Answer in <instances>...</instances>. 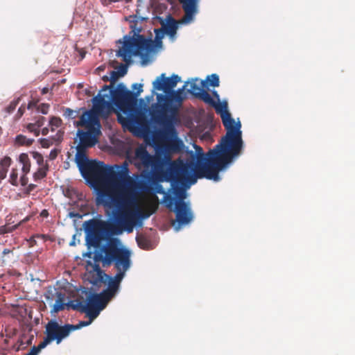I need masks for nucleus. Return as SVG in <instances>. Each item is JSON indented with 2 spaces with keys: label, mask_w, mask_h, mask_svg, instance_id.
<instances>
[{
  "label": "nucleus",
  "mask_w": 355,
  "mask_h": 355,
  "mask_svg": "<svg viewBox=\"0 0 355 355\" xmlns=\"http://www.w3.org/2000/svg\"><path fill=\"white\" fill-rule=\"evenodd\" d=\"M222 121L227 132L219 144L206 154L202 147L194 144L195 151L186 150L169 163L165 173L167 180L191 184L197 178L220 180L219 172L241 153L243 146L240 121L236 123L227 113L222 115Z\"/></svg>",
  "instance_id": "nucleus-1"
},
{
  "label": "nucleus",
  "mask_w": 355,
  "mask_h": 355,
  "mask_svg": "<svg viewBox=\"0 0 355 355\" xmlns=\"http://www.w3.org/2000/svg\"><path fill=\"white\" fill-rule=\"evenodd\" d=\"M138 193H116L103 194L98 206H103L106 211H111L112 223L91 219L83 224L85 232L89 235V243L97 248L102 239V234H119L123 231L130 233L137 225L136 200Z\"/></svg>",
  "instance_id": "nucleus-2"
},
{
  "label": "nucleus",
  "mask_w": 355,
  "mask_h": 355,
  "mask_svg": "<svg viewBox=\"0 0 355 355\" xmlns=\"http://www.w3.org/2000/svg\"><path fill=\"white\" fill-rule=\"evenodd\" d=\"M180 80L178 75L173 74L166 78L165 73H162L153 83L154 89L163 91L165 94L157 95V103L152 104L149 114L153 123L163 126L162 134L165 136L175 134L174 122L184 101L183 91L189 84V82H186L182 88L173 90Z\"/></svg>",
  "instance_id": "nucleus-3"
},
{
  "label": "nucleus",
  "mask_w": 355,
  "mask_h": 355,
  "mask_svg": "<svg viewBox=\"0 0 355 355\" xmlns=\"http://www.w3.org/2000/svg\"><path fill=\"white\" fill-rule=\"evenodd\" d=\"M130 253L117 244V239H110L100 250L94 252L93 259L96 262H102L103 266L114 264L117 272L114 277H105L108 279L107 288L102 291L107 300H111L118 293L120 284L126 271L130 266Z\"/></svg>",
  "instance_id": "nucleus-4"
},
{
  "label": "nucleus",
  "mask_w": 355,
  "mask_h": 355,
  "mask_svg": "<svg viewBox=\"0 0 355 355\" xmlns=\"http://www.w3.org/2000/svg\"><path fill=\"white\" fill-rule=\"evenodd\" d=\"M76 162L83 178L96 191L95 202H99L103 194L113 193L112 179L116 175L113 168L103 162L89 160L80 153Z\"/></svg>",
  "instance_id": "nucleus-5"
},
{
  "label": "nucleus",
  "mask_w": 355,
  "mask_h": 355,
  "mask_svg": "<svg viewBox=\"0 0 355 355\" xmlns=\"http://www.w3.org/2000/svg\"><path fill=\"white\" fill-rule=\"evenodd\" d=\"M93 108L85 111L76 122V125L85 127L87 131L78 130L80 143L78 145L76 158H78L80 153L86 155V148L94 146L98 142V136L100 134V121L98 116L104 114V110L110 107V103L104 99V96H95L93 98Z\"/></svg>",
  "instance_id": "nucleus-6"
},
{
  "label": "nucleus",
  "mask_w": 355,
  "mask_h": 355,
  "mask_svg": "<svg viewBox=\"0 0 355 355\" xmlns=\"http://www.w3.org/2000/svg\"><path fill=\"white\" fill-rule=\"evenodd\" d=\"M171 182L173 196L171 194L165 195L163 202L168 209L175 212V219L172 220L171 224L174 230L178 232L182 226L190 223L193 216L189 203L184 202L186 191L180 185L184 182Z\"/></svg>",
  "instance_id": "nucleus-7"
},
{
  "label": "nucleus",
  "mask_w": 355,
  "mask_h": 355,
  "mask_svg": "<svg viewBox=\"0 0 355 355\" xmlns=\"http://www.w3.org/2000/svg\"><path fill=\"white\" fill-rule=\"evenodd\" d=\"M117 168L121 167V170L112 179V185L114 193H138L137 189L141 191H149L150 187L143 181L137 182L129 175V169L128 164L124 162L121 166H116Z\"/></svg>",
  "instance_id": "nucleus-8"
},
{
  "label": "nucleus",
  "mask_w": 355,
  "mask_h": 355,
  "mask_svg": "<svg viewBox=\"0 0 355 355\" xmlns=\"http://www.w3.org/2000/svg\"><path fill=\"white\" fill-rule=\"evenodd\" d=\"M110 97L108 95H101L100 94L97 96H104V99L108 101L111 104V101L116 105V107L125 113L131 111L133 107L136 105L135 94L133 92L127 89L126 87L123 83H119L115 89H110ZM111 107H106L104 110V114H107L109 110Z\"/></svg>",
  "instance_id": "nucleus-9"
},
{
  "label": "nucleus",
  "mask_w": 355,
  "mask_h": 355,
  "mask_svg": "<svg viewBox=\"0 0 355 355\" xmlns=\"http://www.w3.org/2000/svg\"><path fill=\"white\" fill-rule=\"evenodd\" d=\"M123 39V46L116 51V55L121 57L126 63L130 62L132 55H138L139 51H150L154 46L151 39H146L141 35H137L135 39L128 36H125Z\"/></svg>",
  "instance_id": "nucleus-10"
},
{
  "label": "nucleus",
  "mask_w": 355,
  "mask_h": 355,
  "mask_svg": "<svg viewBox=\"0 0 355 355\" xmlns=\"http://www.w3.org/2000/svg\"><path fill=\"white\" fill-rule=\"evenodd\" d=\"M133 159L134 164L138 169H150L153 174L161 172L164 166V159L159 156L150 155L144 145H140L135 148Z\"/></svg>",
  "instance_id": "nucleus-11"
},
{
  "label": "nucleus",
  "mask_w": 355,
  "mask_h": 355,
  "mask_svg": "<svg viewBox=\"0 0 355 355\" xmlns=\"http://www.w3.org/2000/svg\"><path fill=\"white\" fill-rule=\"evenodd\" d=\"M72 327L70 324H66L63 326L60 325L57 321L51 320L46 325L45 334L43 341H42L37 346L32 347L33 349H35L37 355L53 340L56 341V343L60 344L62 340L69 336L71 332H72Z\"/></svg>",
  "instance_id": "nucleus-12"
},
{
  "label": "nucleus",
  "mask_w": 355,
  "mask_h": 355,
  "mask_svg": "<svg viewBox=\"0 0 355 355\" xmlns=\"http://www.w3.org/2000/svg\"><path fill=\"white\" fill-rule=\"evenodd\" d=\"M118 120L123 126L137 135H145L150 132L149 121L143 112H138L131 117L119 116Z\"/></svg>",
  "instance_id": "nucleus-13"
},
{
  "label": "nucleus",
  "mask_w": 355,
  "mask_h": 355,
  "mask_svg": "<svg viewBox=\"0 0 355 355\" xmlns=\"http://www.w3.org/2000/svg\"><path fill=\"white\" fill-rule=\"evenodd\" d=\"M94 263L92 261H87L86 264V277L87 279L92 284L97 285L98 283H105L106 279L104 278L109 277V275H106L101 268L99 262H96L94 260Z\"/></svg>",
  "instance_id": "nucleus-14"
},
{
  "label": "nucleus",
  "mask_w": 355,
  "mask_h": 355,
  "mask_svg": "<svg viewBox=\"0 0 355 355\" xmlns=\"http://www.w3.org/2000/svg\"><path fill=\"white\" fill-rule=\"evenodd\" d=\"M161 28L166 33V35L170 37H173L178 28V21H176L171 15L166 16L165 19L158 17Z\"/></svg>",
  "instance_id": "nucleus-15"
},
{
  "label": "nucleus",
  "mask_w": 355,
  "mask_h": 355,
  "mask_svg": "<svg viewBox=\"0 0 355 355\" xmlns=\"http://www.w3.org/2000/svg\"><path fill=\"white\" fill-rule=\"evenodd\" d=\"M105 295L101 292L100 293H92L87 298V302H85V306L88 307H97L100 309L105 308L107 304L109 302Z\"/></svg>",
  "instance_id": "nucleus-16"
},
{
  "label": "nucleus",
  "mask_w": 355,
  "mask_h": 355,
  "mask_svg": "<svg viewBox=\"0 0 355 355\" xmlns=\"http://www.w3.org/2000/svg\"><path fill=\"white\" fill-rule=\"evenodd\" d=\"M160 127L162 129L159 130V134L162 138L168 140L167 148L173 152H180L183 146V142L177 137V132L175 131L174 135L165 136L162 134L163 126Z\"/></svg>",
  "instance_id": "nucleus-17"
},
{
  "label": "nucleus",
  "mask_w": 355,
  "mask_h": 355,
  "mask_svg": "<svg viewBox=\"0 0 355 355\" xmlns=\"http://www.w3.org/2000/svg\"><path fill=\"white\" fill-rule=\"evenodd\" d=\"M182 3V8L184 11V15L182 19L184 23H189L197 12L198 1H180Z\"/></svg>",
  "instance_id": "nucleus-18"
},
{
  "label": "nucleus",
  "mask_w": 355,
  "mask_h": 355,
  "mask_svg": "<svg viewBox=\"0 0 355 355\" xmlns=\"http://www.w3.org/2000/svg\"><path fill=\"white\" fill-rule=\"evenodd\" d=\"M140 6V4L137 5V9L136 10V15H130L126 19L130 21V28L132 29V32H133L135 35H139V33L141 31V27L137 26V19H139L141 21L146 19L148 17H145L141 15L140 14V10L138 8V7Z\"/></svg>",
  "instance_id": "nucleus-19"
},
{
  "label": "nucleus",
  "mask_w": 355,
  "mask_h": 355,
  "mask_svg": "<svg viewBox=\"0 0 355 355\" xmlns=\"http://www.w3.org/2000/svg\"><path fill=\"white\" fill-rule=\"evenodd\" d=\"M56 300L52 306L51 313H58L67 307L66 295L61 292H56Z\"/></svg>",
  "instance_id": "nucleus-20"
},
{
  "label": "nucleus",
  "mask_w": 355,
  "mask_h": 355,
  "mask_svg": "<svg viewBox=\"0 0 355 355\" xmlns=\"http://www.w3.org/2000/svg\"><path fill=\"white\" fill-rule=\"evenodd\" d=\"M203 87H207L206 81H200L198 78H196L190 82V89L187 92L196 98L197 93L201 92L204 89Z\"/></svg>",
  "instance_id": "nucleus-21"
},
{
  "label": "nucleus",
  "mask_w": 355,
  "mask_h": 355,
  "mask_svg": "<svg viewBox=\"0 0 355 355\" xmlns=\"http://www.w3.org/2000/svg\"><path fill=\"white\" fill-rule=\"evenodd\" d=\"M20 163L22 164L23 173L27 174L31 169V162L28 155L26 153H21L19 157Z\"/></svg>",
  "instance_id": "nucleus-22"
},
{
  "label": "nucleus",
  "mask_w": 355,
  "mask_h": 355,
  "mask_svg": "<svg viewBox=\"0 0 355 355\" xmlns=\"http://www.w3.org/2000/svg\"><path fill=\"white\" fill-rule=\"evenodd\" d=\"M197 98L202 101L205 103L210 105H215V101L214 98L211 96V95L205 89H203L201 92L197 93Z\"/></svg>",
  "instance_id": "nucleus-23"
},
{
  "label": "nucleus",
  "mask_w": 355,
  "mask_h": 355,
  "mask_svg": "<svg viewBox=\"0 0 355 355\" xmlns=\"http://www.w3.org/2000/svg\"><path fill=\"white\" fill-rule=\"evenodd\" d=\"M85 307V302L80 300H71L67 304V309H71L73 310L80 311V312H83Z\"/></svg>",
  "instance_id": "nucleus-24"
},
{
  "label": "nucleus",
  "mask_w": 355,
  "mask_h": 355,
  "mask_svg": "<svg viewBox=\"0 0 355 355\" xmlns=\"http://www.w3.org/2000/svg\"><path fill=\"white\" fill-rule=\"evenodd\" d=\"M101 310L102 309L97 307L85 306L83 313H85L89 319L93 321L96 318H97Z\"/></svg>",
  "instance_id": "nucleus-25"
},
{
  "label": "nucleus",
  "mask_w": 355,
  "mask_h": 355,
  "mask_svg": "<svg viewBox=\"0 0 355 355\" xmlns=\"http://www.w3.org/2000/svg\"><path fill=\"white\" fill-rule=\"evenodd\" d=\"M149 187H150V190L149 191H145L146 193L153 192L155 193L163 194L164 197L165 196V195H167V194H171V196H173L171 188L170 189L168 193H166L162 185L159 183L154 182L153 187H150V186H149Z\"/></svg>",
  "instance_id": "nucleus-26"
},
{
  "label": "nucleus",
  "mask_w": 355,
  "mask_h": 355,
  "mask_svg": "<svg viewBox=\"0 0 355 355\" xmlns=\"http://www.w3.org/2000/svg\"><path fill=\"white\" fill-rule=\"evenodd\" d=\"M48 170V165L39 166L37 171L33 174L34 180L37 181L45 178L46 176Z\"/></svg>",
  "instance_id": "nucleus-27"
},
{
  "label": "nucleus",
  "mask_w": 355,
  "mask_h": 355,
  "mask_svg": "<svg viewBox=\"0 0 355 355\" xmlns=\"http://www.w3.org/2000/svg\"><path fill=\"white\" fill-rule=\"evenodd\" d=\"M34 141L33 139H28L23 135H19L15 138V144L19 146H31Z\"/></svg>",
  "instance_id": "nucleus-28"
},
{
  "label": "nucleus",
  "mask_w": 355,
  "mask_h": 355,
  "mask_svg": "<svg viewBox=\"0 0 355 355\" xmlns=\"http://www.w3.org/2000/svg\"><path fill=\"white\" fill-rule=\"evenodd\" d=\"M207 87L208 85L216 87L219 86V77L217 74L213 73L208 76L206 79Z\"/></svg>",
  "instance_id": "nucleus-29"
},
{
  "label": "nucleus",
  "mask_w": 355,
  "mask_h": 355,
  "mask_svg": "<svg viewBox=\"0 0 355 355\" xmlns=\"http://www.w3.org/2000/svg\"><path fill=\"white\" fill-rule=\"evenodd\" d=\"M215 107L216 112L220 114V117L222 118V115L227 113L232 117L230 113L227 111V103H220V102L216 103L215 101V105H212Z\"/></svg>",
  "instance_id": "nucleus-30"
},
{
  "label": "nucleus",
  "mask_w": 355,
  "mask_h": 355,
  "mask_svg": "<svg viewBox=\"0 0 355 355\" xmlns=\"http://www.w3.org/2000/svg\"><path fill=\"white\" fill-rule=\"evenodd\" d=\"M136 211H138V216H137V223L139 220L147 218L153 213V211H143L139 209L137 206V200H136Z\"/></svg>",
  "instance_id": "nucleus-31"
},
{
  "label": "nucleus",
  "mask_w": 355,
  "mask_h": 355,
  "mask_svg": "<svg viewBox=\"0 0 355 355\" xmlns=\"http://www.w3.org/2000/svg\"><path fill=\"white\" fill-rule=\"evenodd\" d=\"M119 77H120L119 72H117V71H111V76H110V80L112 81L111 85H104L102 89L100 92H104V91H107V89H111L113 87L114 81Z\"/></svg>",
  "instance_id": "nucleus-32"
},
{
  "label": "nucleus",
  "mask_w": 355,
  "mask_h": 355,
  "mask_svg": "<svg viewBox=\"0 0 355 355\" xmlns=\"http://www.w3.org/2000/svg\"><path fill=\"white\" fill-rule=\"evenodd\" d=\"M31 155L33 158L36 161L39 166L48 165L46 163L44 162V158L42 154L37 152H31Z\"/></svg>",
  "instance_id": "nucleus-33"
},
{
  "label": "nucleus",
  "mask_w": 355,
  "mask_h": 355,
  "mask_svg": "<svg viewBox=\"0 0 355 355\" xmlns=\"http://www.w3.org/2000/svg\"><path fill=\"white\" fill-rule=\"evenodd\" d=\"M61 124H62L61 119L59 117H56V116H53L49 121V125L51 128V131H54L55 128L60 127L61 125Z\"/></svg>",
  "instance_id": "nucleus-34"
},
{
  "label": "nucleus",
  "mask_w": 355,
  "mask_h": 355,
  "mask_svg": "<svg viewBox=\"0 0 355 355\" xmlns=\"http://www.w3.org/2000/svg\"><path fill=\"white\" fill-rule=\"evenodd\" d=\"M19 227V225H15L13 226H8L7 225L0 226V235L12 232L15 230Z\"/></svg>",
  "instance_id": "nucleus-35"
},
{
  "label": "nucleus",
  "mask_w": 355,
  "mask_h": 355,
  "mask_svg": "<svg viewBox=\"0 0 355 355\" xmlns=\"http://www.w3.org/2000/svg\"><path fill=\"white\" fill-rule=\"evenodd\" d=\"M9 182L10 184L15 186L18 185V173L17 170L12 168L10 175V180Z\"/></svg>",
  "instance_id": "nucleus-36"
},
{
  "label": "nucleus",
  "mask_w": 355,
  "mask_h": 355,
  "mask_svg": "<svg viewBox=\"0 0 355 355\" xmlns=\"http://www.w3.org/2000/svg\"><path fill=\"white\" fill-rule=\"evenodd\" d=\"M26 128L30 132H33L35 137L39 136L40 132V128L34 123H28L26 125Z\"/></svg>",
  "instance_id": "nucleus-37"
},
{
  "label": "nucleus",
  "mask_w": 355,
  "mask_h": 355,
  "mask_svg": "<svg viewBox=\"0 0 355 355\" xmlns=\"http://www.w3.org/2000/svg\"><path fill=\"white\" fill-rule=\"evenodd\" d=\"M132 89L136 90L135 92H133V94H135V101L137 102V97L143 92V85L139 83H135L132 85Z\"/></svg>",
  "instance_id": "nucleus-38"
},
{
  "label": "nucleus",
  "mask_w": 355,
  "mask_h": 355,
  "mask_svg": "<svg viewBox=\"0 0 355 355\" xmlns=\"http://www.w3.org/2000/svg\"><path fill=\"white\" fill-rule=\"evenodd\" d=\"M137 241L139 246L143 249H147L148 246V241L143 236H139L137 238Z\"/></svg>",
  "instance_id": "nucleus-39"
},
{
  "label": "nucleus",
  "mask_w": 355,
  "mask_h": 355,
  "mask_svg": "<svg viewBox=\"0 0 355 355\" xmlns=\"http://www.w3.org/2000/svg\"><path fill=\"white\" fill-rule=\"evenodd\" d=\"M92 322V320H91L90 319H89L88 321H80L78 324H70L71 327H72V331H75V330H77V329H79L83 327H86V326H88L89 324H90Z\"/></svg>",
  "instance_id": "nucleus-40"
},
{
  "label": "nucleus",
  "mask_w": 355,
  "mask_h": 355,
  "mask_svg": "<svg viewBox=\"0 0 355 355\" xmlns=\"http://www.w3.org/2000/svg\"><path fill=\"white\" fill-rule=\"evenodd\" d=\"M76 112L70 108H66L64 110L63 115L67 118H75L76 117Z\"/></svg>",
  "instance_id": "nucleus-41"
},
{
  "label": "nucleus",
  "mask_w": 355,
  "mask_h": 355,
  "mask_svg": "<svg viewBox=\"0 0 355 355\" xmlns=\"http://www.w3.org/2000/svg\"><path fill=\"white\" fill-rule=\"evenodd\" d=\"M155 39L157 40H161L164 37V35L166 34V33L161 28L155 29Z\"/></svg>",
  "instance_id": "nucleus-42"
},
{
  "label": "nucleus",
  "mask_w": 355,
  "mask_h": 355,
  "mask_svg": "<svg viewBox=\"0 0 355 355\" xmlns=\"http://www.w3.org/2000/svg\"><path fill=\"white\" fill-rule=\"evenodd\" d=\"M17 103H18L17 101H12L9 104V105L6 107L7 112L11 113L12 112H13L15 110V108L17 105Z\"/></svg>",
  "instance_id": "nucleus-43"
},
{
  "label": "nucleus",
  "mask_w": 355,
  "mask_h": 355,
  "mask_svg": "<svg viewBox=\"0 0 355 355\" xmlns=\"http://www.w3.org/2000/svg\"><path fill=\"white\" fill-rule=\"evenodd\" d=\"M49 108V105L48 104L42 103L38 107V110L42 113V114H47L48 110Z\"/></svg>",
  "instance_id": "nucleus-44"
},
{
  "label": "nucleus",
  "mask_w": 355,
  "mask_h": 355,
  "mask_svg": "<svg viewBox=\"0 0 355 355\" xmlns=\"http://www.w3.org/2000/svg\"><path fill=\"white\" fill-rule=\"evenodd\" d=\"M45 121V117L40 116L34 123L36 125V126L40 128L44 124Z\"/></svg>",
  "instance_id": "nucleus-45"
},
{
  "label": "nucleus",
  "mask_w": 355,
  "mask_h": 355,
  "mask_svg": "<svg viewBox=\"0 0 355 355\" xmlns=\"http://www.w3.org/2000/svg\"><path fill=\"white\" fill-rule=\"evenodd\" d=\"M64 135V132L62 130H58L55 137H52L55 141H60L62 139V137Z\"/></svg>",
  "instance_id": "nucleus-46"
},
{
  "label": "nucleus",
  "mask_w": 355,
  "mask_h": 355,
  "mask_svg": "<svg viewBox=\"0 0 355 355\" xmlns=\"http://www.w3.org/2000/svg\"><path fill=\"white\" fill-rule=\"evenodd\" d=\"M28 178L26 177V174L24 173L20 178V182L22 186H25L28 183Z\"/></svg>",
  "instance_id": "nucleus-47"
},
{
  "label": "nucleus",
  "mask_w": 355,
  "mask_h": 355,
  "mask_svg": "<svg viewBox=\"0 0 355 355\" xmlns=\"http://www.w3.org/2000/svg\"><path fill=\"white\" fill-rule=\"evenodd\" d=\"M119 72L120 76H123L127 73V68L125 65H121L120 69L117 71Z\"/></svg>",
  "instance_id": "nucleus-48"
},
{
  "label": "nucleus",
  "mask_w": 355,
  "mask_h": 355,
  "mask_svg": "<svg viewBox=\"0 0 355 355\" xmlns=\"http://www.w3.org/2000/svg\"><path fill=\"white\" fill-rule=\"evenodd\" d=\"M40 144L44 148L49 147V140L46 139H41Z\"/></svg>",
  "instance_id": "nucleus-49"
},
{
  "label": "nucleus",
  "mask_w": 355,
  "mask_h": 355,
  "mask_svg": "<svg viewBox=\"0 0 355 355\" xmlns=\"http://www.w3.org/2000/svg\"><path fill=\"white\" fill-rule=\"evenodd\" d=\"M35 187H36L35 184H30L26 189V193H30V192L32 191L33 189H35Z\"/></svg>",
  "instance_id": "nucleus-50"
},
{
  "label": "nucleus",
  "mask_w": 355,
  "mask_h": 355,
  "mask_svg": "<svg viewBox=\"0 0 355 355\" xmlns=\"http://www.w3.org/2000/svg\"><path fill=\"white\" fill-rule=\"evenodd\" d=\"M69 217L71 218H76V217H78V218H81V216L80 214L78 213H76V212H73V211H71L69 213Z\"/></svg>",
  "instance_id": "nucleus-51"
},
{
  "label": "nucleus",
  "mask_w": 355,
  "mask_h": 355,
  "mask_svg": "<svg viewBox=\"0 0 355 355\" xmlns=\"http://www.w3.org/2000/svg\"><path fill=\"white\" fill-rule=\"evenodd\" d=\"M40 216L42 218H47L49 216V211L46 209H43L40 212Z\"/></svg>",
  "instance_id": "nucleus-52"
},
{
  "label": "nucleus",
  "mask_w": 355,
  "mask_h": 355,
  "mask_svg": "<svg viewBox=\"0 0 355 355\" xmlns=\"http://www.w3.org/2000/svg\"><path fill=\"white\" fill-rule=\"evenodd\" d=\"M211 93H212L214 98H215L218 102H220V96H219V94H218V92L214 90V91H212Z\"/></svg>",
  "instance_id": "nucleus-53"
},
{
  "label": "nucleus",
  "mask_w": 355,
  "mask_h": 355,
  "mask_svg": "<svg viewBox=\"0 0 355 355\" xmlns=\"http://www.w3.org/2000/svg\"><path fill=\"white\" fill-rule=\"evenodd\" d=\"M31 218V216H26L25 218H24L23 220H21L17 225H19V226L27 221H28Z\"/></svg>",
  "instance_id": "nucleus-54"
},
{
  "label": "nucleus",
  "mask_w": 355,
  "mask_h": 355,
  "mask_svg": "<svg viewBox=\"0 0 355 355\" xmlns=\"http://www.w3.org/2000/svg\"><path fill=\"white\" fill-rule=\"evenodd\" d=\"M49 132V128H44L42 130V134L43 135H46Z\"/></svg>",
  "instance_id": "nucleus-55"
},
{
  "label": "nucleus",
  "mask_w": 355,
  "mask_h": 355,
  "mask_svg": "<svg viewBox=\"0 0 355 355\" xmlns=\"http://www.w3.org/2000/svg\"><path fill=\"white\" fill-rule=\"evenodd\" d=\"M49 91V89L47 87H44L42 90V94H46Z\"/></svg>",
  "instance_id": "nucleus-56"
},
{
  "label": "nucleus",
  "mask_w": 355,
  "mask_h": 355,
  "mask_svg": "<svg viewBox=\"0 0 355 355\" xmlns=\"http://www.w3.org/2000/svg\"><path fill=\"white\" fill-rule=\"evenodd\" d=\"M10 252V250H8V249H4L3 251V254H8Z\"/></svg>",
  "instance_id": "nucleus-57"
},
{
  "label": "nucleus",
  "mask_w": 355,
  "mask_h": 355,
  "mask_svg": "<svg viewBox=\"0 0 355 355\" xmlns=\"http://www.w3.org/2000/svg\"><path fill=\"white\" fill-rule=\"evenodd\" d=\"M50 155H51V157L52 158H54V157H55V155H55H55H54V154H53V153H52V152H51V153H50Z\"/></svg>",
  "instance_id": "nucleus-58"
},
{
  "label": "nucleus",
  "mask_w": 355,
  "mask_h": 355,
  "mask_svg": "<svg viewBox=\"0 0 355 355\" xmlns=\"http://www.w3.org/2000/svg\"><path fill=\"white\" fill-rule=\"evenodd\" d=\"M50 155H51V157L52 158H54V157H55V155H55H55H54V154H53V153H52V152H51V153H50Z\"/></svg>",
  "instance_id": "nucleus-59"
},
{
  "label": "nucleus",
  "mask_w": 355,
  "mask_h": 355,
  "mask_svg": "<svg viewBox=\"0 0 355 355\" xmlns=\"http://www.w3.org/2000/svg\"><path fill=\"white\" fill-rule=\"evenodd\" d=\"M103 80H108V78H107V76H104V77H103Z\"/></svg>",
  "instance_id": "nucleus-60"
},
{
  "label": "nucleus",
  "mask_w": 355,
  "mask_h": 355,
  "mask_svg": "<svg viewBox=\"0 0 355 355\" xmlns=\"http://www.w3.org/2000/svg\"><path fill=\"white\" fill-rule=\"evenodd\" d=\"M92 252H89V253H88V257H90V258H92Z\"/></svg>",
  "instance_id": "nucleus-61"
},
{
  "label": "nucleus",
  "mask_w": 355,
  "mask_h": 355,
  "mask_svg": "<svg viewBox=\"0 0 355 355\" xmlns=\"http://www.w3.org/2000/svg\"><path fill=\"white\" fill-rule=\"evenodd\" d=\"M171 5H173L175 1H170Z\"/></svg>",
  "instance_id": "nucleus-62"
},
{
  "label": "nucleus",
  "mask_w": 355,
  "mask_h": 355,
  "mask_svg": "<svg viewBox=\"0 0 355 355\" xmlns=\"http://www.w3.org/2000/svg\"><path fill=\"white\" fill-rule=\"evenodd\" d=\"M19 112H22L21 107L19 108Z\"/></svg>",
  "instance_id": "nucleus-63"
},
{
  "label": "nucleus",
  "mask_w": 355,
  "mask_h": 355,
  "mask_svg": "<svg viewBox=\"0 0 355 355\" xmlns=\"http://www.w3.org/2000/svg\"><path fill=\"white\" fill-rule=\"evenodd\" d=\"M19 112H22L21 107L19 108Z\"/></svg>",
  "instance_id": "nucleus-64"
}]
</instances>
